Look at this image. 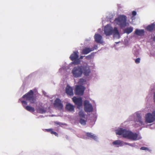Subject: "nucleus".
Returning <instances> with one entry per match:
<instances>
[{
	"instance_id": "nucleus-1",
	"label": "nucleus",
	"mask_w": 155,
	"mask_h": 155,
	"mask_svg": "<svg viewBox=\"0 0 155 155\" xmlns=\"http://www.w3.org/2000/svg\"><path fill=\"white\" fill-rule=\"evenodd\" d=\"M142 110H140L136 112L134 114L130 115L128 119L129 121H133L135 123V126L137 127L143 126H145V121L143 118Z\"/></svg>"
},
{
	"instance_id": "nucleus-2",
	"label": "nucleus",
	"mask_w": 155,
	"mask_h": 155,
	"mask_svg": "<svg viewBox=\"0 0 155 155\" xmlns=\"http://www.w3.org/2000/svg\"><path fill=\"white\" fill-rule=\"evenodd\" d=\"M34 92L31 90L27 93L24 95L19 100V102H21L22 105H27V102L24 100L29 101L31 103H35V99L33 96Z\"/></svg>"
},
{
	"instance_id": "nucleus-3",
	"label": "nucleus",
	"mask_w": 155,
	"mask_h": 155,
	"mask_svg": "<svg viewBox=\"0 0 155 155\" xmlns=\"http://www.w3.org/2000/svg\"><path fill=\"white\" fill-rule=\"evenodd\" d=\"M125 138L131 140L136 141L141 139L142 137L140 134L128 130Z\"/></svg>"
},
{
	"instance_id": "nucleus-4",
	"label": "nucleus",
	"mask_w": 155,
	"mask_h": 155,
	"mask_svg": "<svg viewBox=\"0 0 155 155\" xmlns=\"http://www.w3.org/2000/svg\"><path fill=\"white\" fill-rule=\"evenodd\" d=\"M73 76L75 78H78L81 76L82 74L81 65H78L74 67L72 70Z\"/></svg>"
},
{
	"instance_id": "nucleus-5",
	"label": "nucleus",
	"mask_w": 155,
	"mask_h": 155,
	"mask_svg": "<svg viewBox=\"0 0 155 155\" xmlns=\"http://www.w3.org/2000/svg\"><path fill=\"white\" fill-rule=\"evenodd\" d=\"M127 17L125 15H121L116 18L115 21L120 27H124L126 26Z\"/></svg>"
},
{
	"instance_id": "nucleus-6",
	"label": "nucleus",
	"mask_w": 155,
	"mask_h": 155,
	"mask_svg": "<svg viewBox=\"0 0 155 155\" xmlns=\"http://www.w3.org/2000/svg\"><path fill=\"white\" fill-rule=\"evenodd\" d=\"M78 51H74L73 53L71 54L70 58L73 61L70 64V65L71 64L78 65L80 64L81 61L78 58Z\"/></svg>"
},
{
	"instance_id": "nucleus-7",
	"label": "nucleus",
	"mask_w": 155,
	"mask_h": 155,
	"mask_svg": "<svg viewBox=\"0 0 155 155\" xmlns=\"http://www.w3.org/2000/svg\"><path fill=\"white\" fill-rule=\"evenodd\" d=\"M145 122L147 123H151L155 121V110L152 113H147L145 116Z\"/></svg>"
},
{
	"instance_id": "nucleus-8",
	"label": "nucleus",
	"mask_w": 155,
	"mask_h": 155,
	"mask_svg": "<svg viewBox=\"0 0 155 155\" xmlns=\"http://www.w3.org/2000/svg\"><path fill=\"white\" fill-rule=\"evenodd\" d=\"M82 74L84 77H88L89 76L91 73V70L90 66L87 65H81Z\"/></svg>"
},
{
	"instance_id": "nucleus-9",
	"label": "nucleus",
	"mask_w": 155,
	"mask_h": 155,
	"mask_svg": "<svg viewBox=\"0 0 155 155\" xmlns=\"http://www.w3.org/2000/svg\"><path fill=\"white\" fill-rule=\"evenodd\" d=\"M85 88L82 85H77L74 90V94L76 95H83Z\"/></svg>"
},
{
	"instance_id": "nucleus-10",
	"label": "nucleus",
	"mask_w": 155,
	"mask_h": 155,
	"mask_svg": "<svg viewBox=\"0 0 155 155\" xmlns=\"http://www.w3.org/2000/svg\"><path fill=\"white\" fill-rule=\"evenodd\" d=\"M93 109L92 104H90L88 101H85L84 108V111L90 113L93 111Z\"/></svg>"
},
{
	"instance_id": "nucleus-11",
	"label": "nucleus",
	"mask_w": 155,
	"mask_h": 155,
	"mask_svg": "<svg viewBox=\"0 0 155 155\" xmlns=\"http://www.w3.org/2000/svg\"><path fill=\"white\" fill-rule=\"evenodd\" d=\"M72 100L74 104L77 105V108L80 109L82 104V98L74 97L72 98Z\"/></svg>"
},
{
	"instance_id": "nucleus-12",
	"label": "nucleus",
	"mask_w": 155,
	"mask_h": 155,
	"mask_svg": "<svg viewBox=\"0 0 155 155\" xmlns=\"http://www.w3.org/2000/svg\"><path fill=\"white\" fill-rule=\"evenodd\" d=\"M128 130L122 128H118L115 130L116 134L119 135H123V137L125 138Z\"/></svg>"
},
{
	"instance_id": "nucleus-13",
	"label": "nucleus",
	"mask_w": 155,
	"mask_h": 155,
	"mask_svg": "<svg viewBox=\"0 0 155 155\" xmlns=\"http://www.w3.org/2000/svg\"><path fill=\"white\" fill-rule=\"evenodd\" d=\"M104 31L106 36L110 35L113 34V28L110 25L107 24L105 27Z\"/></svg>"
},
{
	"instance_id": "nucleus-14",
	"label": "nucleus",
	"mask_w": 155,
	"mask_h": 155,
	"mask_svg": "<svg viewBox=\"0 0 155 155\" xmlns=\"http://www.w3.org/2000/svg\"><path fill=\"white\" fill-rule=\"evenodd\" d=\"M54 106L57 108L58 110H61L62 109L63 105L61 103V101L59 98H56L54 103Z\"/></svg>"
},
{
	"instance_id": "nucleus-15",
	"label": "nucleus",
	"mask_w": 155,
	"mask_h": 155,
	"mask_svg": "<svg viewBox=\"0 0 155 155\" xmlns=\"http://www.w3.org/2000/svg\"><path fill=\"white\" fill-rule=\"evenodd\" d=\"M95 41L96 42L99 43L103 42L102 36L99 34H96L94 36Z\"/></svg>"
},
{
	"instance_id": "nucleus-16",
	"label": "nucleus",
	"mask_w": 155,
	"mask_h": 155,
	"mask_svg": "<svg viewBox=\"0 0 155 155\" xmlns=\"http://www.w3.org/2000/svg\"><path fill=\"white\" fill-rule=\"evenodd\" d=\"M86 136L89 138L92 139L96 141H98L97 137L95 134L92 133L87 132Z\"/></svg>"
},
{
	"instance_id": "nucleus-17",
	"label": "nucleus",
	"mask_w": 155,
	"mask_h": 155,
	"mask_svg": "<svg viewBox=\"0 0 155 155\" xmlns=\"http://www.w3.org/2000/svg\"><path fill=\"white\" fill-rule=\"evenodd\" d=\"M65 92L68 95L70 96L74 94L73 88L68 85H67L66 87Z\"/></svg>"
},
{
	"instance_id": "nucleus-18",
	"label": "nucleus",
	"mask_w": 155,
	"mask_h": 155,
	"mask_svg": "<svg viewBox=\"0 0 155 155\" xmlns=\"http://www.w3.org/2000/svg\"><path fill=\"white\" fill-rule=\"evenodd\" d=\"M123 141L119 140L114 141L112 142V144L113 145L116 146L117 147L123 146Z\"/></svg>"
},
{
	"instance_id": "nucleus-19",
	"label": "nucleus",
	"mask_w": 155,
	"mask_h": 155,
	"mask_svg": "<svg viewBox=\"0 0 155 155\" xmlns=\"http://www.w3.org/2000/svg\"><path fill=\"white\" fill-rule=\"evenodd\" d=\"M65 108L66 110H68L69 112H74V107L73 105L71 104H68L66 105Z\"/></svg>"
},
{
	"instance_id": "nucleus-20",
	"label": "nucleus",
	"mask_w": 155,
	"mask_h": 155,
	"mask_svg": "<svg viewBox=\"0 0 155 155\" xmlns=\"http://www.w3.org/2000/svg\"><path fill=\"white\" fill-rule=\"evenodd\" d=\"M113 34L114 37L119 38V33L117 27H114V29H113Z\"/></svg>"
},
{
	"instance_id": "nucleus-21",
	"label": "nucleus",
	"mask_w": 155,
	"mask_h": 155,
	"mask_svg": "<svg viewBox=\"0 0 155 155\" xmlns=\"http://www.w3.org/2000/svg\"><path fill=\"white\" fill-rule=\"evenodd\" d=\"M135 33L139 36H142L144 34V31L143 29L139 30L136 29L135 31Z\"/></svg>"
},
{
	"instance_id": "nucleus-22",
	"label": "nucleus",
	"mask_w": 155,
	"mask_h": 155,
	"mask_svg": "<svg viewBox=\"0 0 155 155\" xmlns=\"http://www.w3.org/2000/svg\"><path fill=\"white\" fill-rule=\"evenodd\" d=\"M133 53L135 56L137 57L140 54L141 51L140 49H133Z\"/></svg>"
},
{
	"instance_id": "nucleus-23",
	"label": "nucleus",
	"mask_w": 155,
	"mask_h": 155,
	"mask_svg": "<svg viewBox=\"0 0 155 155\" xmlns=\"http://www.w3.org/2000/svg\"><path fill=\"white\" fill-rule=\"evenodd\" d=\"M23 106L25 109L30 112H33L35 111L34 108L32 107L26 105Z\"/></svg>"
},
{
	"instance_id": "nucleus-24",
	"label": "nucleus",
	"mask_w": 155,
	"mask_h": 155,
	"mask_svg": "<svg viewBox=\"0 0 155 155\" xmlns=\"http://www.w3.org/2000/svg\"><path fill=\"white\" fill-rule=\"evenodd\" d=\"M133 31V28L132 27H128L124 29V32L128 34L131 33Z\"/></svg>"
},
{
	"instance_id": "nucleus-25",
	"label": "nucleus",
	"mask_w": 155,
	"mask_h": 155,
	"mask_svg": "<svg viewBox=\"0 0 155 155\" xmlns=\"http://www.w3.org/2000/svg\"><path fill=\"white\" fill-rule=\"evenodd\" d=\"M154 28L155 25L154 24H152L148 26L147 27L146 29L148 31L151 32L153 30Z\"/></svg>"
},
{
	"instance_id": "nucleus-26",
	"label": "nucleus",
	"mask_w": 155,
	"mask_h": 155,
	"mask_svg": "<svg viewBox=\"0 0 155 155\" xmlns=\"http://www.w3.org/2000/svg\"><path fill=\"white\" fill-rule=\"evenodd\" d=\"M94 49H83L82 52V54H86L90 53V52L94 51Z\"/></svg>"
},
{
	"instance_id": "nucleus-27",
	"label": "nucleus",
	"mask_w": 155,
	"mask_h": 155,
	"mask_svg": "<svg viewBox=\"0 0 155 155\" xmlns=\"http://www.w3.org/2000/svg\"><path fill=\"white\" fill-rule=\"evenodd\" d=\"M37 111L38 113L42 114L45 113L46 110L44 108L39 107L37 109Z\"/></svg>"
},
{
	"instance_id": "nucleus-28",
	"label": "nucleus",
	"mask_w": 155,
	"mask_h": 155,
	"mask_svg": "<svg viewBox=\"0 0 155 155\" xmlns=\"http://www.w3.org/2000/svg\"><path fill=\"white\" fill-rule=\"evenodd\" d=\"M78 115L80 118H85V115L84 112L82 110H81L79 112Z\"/></svg>"
},
{
	"instance_id": "nucleus-29",
	"label": "nucleus",
	"mask_w": 155,
	"mask_h": 155,
	"mask_svg": "<svg viewBox=\"0 0 155 155\" xmlns=\"http://www.w3.org/2000/svg\"><path fill=\"white\" fill-rule=\"evenodd\" d=\"M86 80L83 78H80L79 79L78 83L80 84H84L86 83Z\"/></svg>"
},
{
	"instance_id": "nucleus-30",
	"label": "nucleus",
	"mask_w": 155,
	"mask_h": 155,
	"mask_svg": "<svg viewBox=\"0 0 155 155\" xmlns=\"http://www.w3.org/2000/svg\"><path fill=\"white\" fill-rule=\"evenodd\" d=\"M79 122L82 125H85L86 124V120L83 119V118H80Z\"/></svg>"
},
{
	"instance_id": "nucleus-31",
	"label": "nucleus",
	"mask_w": 155,
	"mask_h": 155,
	"mask_svg": "<svg viewBox=\"0 0 155 155\" xmlns=\"http://www.w3.org/2000/svg\"><path fill=\"white\" fill-rule=\"evenodd\" d=\"M96 53V52L92 53L91 54L89 55L86 56V58L87 59H89L91 58L92 56H93L94 55L95 53Z\"/></svg>"
},
{
	"instance_id": "nucleus-32",
	"label": "nucleus",
	"mask_w": 155,
	"mask_h": 155,
	"mask_svg": "<svg viewBox=\"0 0 155 155\" xmlns=\"http://www.w3.org/2000/svg\"><path fill=\"white\" fill-rule=\"evenodd\" d=\"M54 123L57 125H59L60 126H61V125H66V124L65 123H62L58 121L55 122Z\"/></svg>"
},
{
	"instance_id": "nucleus-33",
	"label": "nucleus",
	"mask_w": 155,
	"mask_h": 155,
	"mask_svg": "<svg viewBox=\"0 0 155 155\" xmlns=\"http://www.w3.org/2000/svg\"><path fill=\"white\" fill-rule=\"evenodd\" d=\"M67 68L66 67V66L64 65L63 66L62 68L59 69V71L60 72H61L62 70L65 71L67 69Z\"/></svg>"
},
{
	"instance_id": "nucleus-34",
	"label": "nucleus",
	"mask_w": 155,
	"mask_h": 155,
	"mask_svg": "<svg viewBox=\"0 0 155 155\" xmlns=\"http://www.w3.org/2000/svg\"><path fill=\"white\" fill-rule=\"evenodd\" d=\"M150 56H154L155 55V51L153 49H152L150 50Z\"/></svg>"
},
{
	"instance_id": "nucleus-35",
	"label": "nucleus",
	"mask_w": 155,
	"mask_h": 155,
	"mask_svg": "<svg viewBox=\"0 0 155 155\" xmlns=\"http://www.w3.org/2000/svg\"><path fill=\"white\" fill-rule=\"evenodd\" d=\"M140 150H148L149 149L148 148L145 147H142L140 148Z\"/></svg>"
},
{
	"instance_id": "nucleus-36",
	"label": "nucleus",
	"mask_w": 155,
	"mask_h": 155,
	"mask_svg": "<svg viewBox=\"0 0 155 155\" xmlns=\"http://www.w3.org/2000/svg\"><path fill=\"white\" fill-rule=\"evenodd\" d=\"M140 58H137L135 60V62L137 64H139L140 63Z\"/></svg>"
},
{
	"instance_id": "nucleus-37",
	"label": "nucleus",
	"mask_w": 155,
	"mask_h": 155,
	"mask_svg": "<svg viewBox=\"0 0 155 155\" xmlns=\"http://www.w3.org/2000/svg\"><path fill=\"white\" fill-rule=\"evenodd\" d=\"M45 130H46L47 131L49 132H50L51 134L52 133L53 130L52 129H45Z\"/></svg>"
},
{
	"instance_id": "nucleus-38",
	"label": "nucleus",
	"mask_w": 155,
	"mask_h": 155,
	"mask_svg": "<svg viewBox=\"0 0 155 155\" xmlns=\"http://www.w3.org/2000/svg\"><path fill=\"white\" fill-rule=\"evenodd\" d=\"M51 134H54L55 136L57 137H58V133H57L56 132L53 131L52 133Z\"/></svg>"
},
{
	"instance_id": "nucleus-39",
	"label": "nucleus",
	"mask_w": 155,
	"mask_h": 155,
	"mask_svg": "<svg viewBox=\"0 0 155 155\" xmlns=\"http://www.w3.org/2000/svg\"><path fill=\"white\" fill-rule=\"evenodd\" d=\"M123 146L126 145H128L129 146H130V143H127V142H125L123 141Z\"/></svg>"
},
{
	"instance_id": "nucleus-40",
	"label": "nucleus",
	"mask_w": 155,
	"mask_h": 155,
	"mask_svg": "<svg viewBox=\"0 0 155 155\" xmlns=\"http://www.w3.org/2000/svg\"><path fill=\"white\" fill-rule=\"evenodd\" d=\"M137 14V12L135 11H133L132 12V15L133 16H135Z\"/></svg>"
},
{
	"instance_id": "nucleus-41",
	"label": "nucleus",
	"mask_w": 155,
	"mask_h": 155,
	"mask_svg": "<svg viewBox=\"0 0 155 155\" xmlns=\"http://www.w3.org/2000/svg\"><path fill=\"white\" fill-rule=\"evenodd\" d=\"M135 143H130V146H131V147H134L135 146Z\"/></svg>"
},
{
	"instance_id": "nucleus-42",
	"label": "nucleus",
	"mask_w": 155,
	"mask_h": 155,
	"mask_svg": "<svg viewBox=\"0 0 155 155\" xmlns=\"http://www.w3.org/2000/svg\"><path fill=\"white\" fill-rule=\"evenodd\" d=\"M150 126H152L153 127H150V128H155V127H154L155 125V124H150Z\"/></svg>"
},
{
	"instance_id": "nucleus-43",
	"label": "nucleus",
	"mask_w": 155,
	"mask_h": 155,
	"mask_svg": "<svg viewBox=\"0 0 155 155\" xmlns=\"http://www.w3.org/2000/svg\"><path fill=\"white\" fill-rule=\"evenodd\" d=\"M44 117L43 115H40L38 117H37V118H42Z\"/></svg>"
},
{
	"instance_id": "nucleus-44",
	"label": "nucleus",
	"mask_w": 155,
	"mask_h": 155,
	"mask_svg": "<svg viewBox=\"0 0 155 155\" xmlns=\"http://www.w3.org/2000/svg\"><path fill=\"white\" fill-rule=\"evenodd\" d=\"M84 57V56H81L79 58V60H80V59H83V58Z\"/></svg>"
},
{
	"instance_id": "nucleus-45",
	"label": "nucleus",
	"mask_w": 155,
	"mask_h": 155,
	"mask_svg": "<svg viewBox=\"0 0 155 155\" xmlns=\"http://www.w3.org/2000/svg\"><path fill=\"white\" fill-rule=\"evenodd\" d=\"M43 94H44L45 95V96H46V93L45 92V91L43 92Z\"/></svg>"
},
{
	"instance_id": "nucleus-46",
	"label": "nucleus",
	"mask_w": 155,
	"mask_h": 155,
	"mask_svg": "<svg viewBox=\"0 0 155 155\" xmlns=\"http://www.w3.org/2000/svg\"><path fill=\"white\" fill-rule=\"evenodd\" d=\"M65 137L67 139H68V136L67 135H66Z\"/></svg>"
},
{
	"instance_id": "nucleus-47",
	"label": "nucleus",
	"mask_w": 155,
	"mask_h": 155,
	"mask_svg": "<svg viewBox=\"0 0 155 155\" xmlns=\"http://www.w3.org/2000/svg\"><path fill=\"white\" fill-rule=\"evenodd\" d=\"M153 40L155 41V36L154 37Z\"/></svg>"
},
{
	"instance_id": "nucleus-48",
	"label": "nucleus",
	"mask_w": 155,
	"mask_h": 155,
	"mask_svg": "<svg viewBox=\"0 0 155 155\" xmlns=\"http://www.w3.org/2000/svg\"><path fill=\"white\" fill-rule=\"evenodd\" d=\"M87 48V49H88V48Z\"/></svg>"
}]
</instances>
